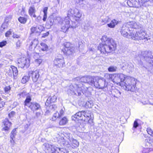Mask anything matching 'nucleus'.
Listing matches in <instances>:
<instances>
[{"label": "nucleus", "instance_id": "b1692460", "mask_svg": "<svg viewBox=\"0 0 153 153\" xmlns=\"http://www.w3.org/2000/svg\"><path fill=\"white\" fill-rule=\"evenodd\" d=\"M44 145L45 146L46 149L49 152H51L52 153L55 152V151H53L52 149V148L54 147H56L55 146L51 144L48 143H45Z\"/></svg>", "mask_w": 153, "mask_h": 153}, {"label": "nucleus", "instance_id": "423d86ee", "mask_svg": "<svg viewBox=\"0 0 153 153\" xmlns=\"http://www.w3.org/2000/svg\"><path fill=\"white\" fill-rule=\"evenodd\" d=\"M97 81L95 85L96 88L103 89L107 87L108 83L106 82V80L104 78L98 76L96 77L95 81Z\"/></svg>", "mask_w": 153, "mask_h": 153}, {"label": "nucleus", "instance_id": "69168bd1", "mask_svg": "<svg viewBox=\"0 0 153 153\" xmlns=\"http://www.w3.org/2000/svg\"><path fill=\"white\" fill-rule=\"evenodd\" d=\"M41 113L40 112H37L36 113V117H38L40 116L41 115Z\"/></svg>", "mask_w": 153, "mask_h": 153}, {"label": "nucleus", "instance_id": "8fccbe9b", "mask_svg": "<svg viewBox=\"0 0 153 153\" xmlns=\"http://www.w3.org/2000/svg\"><path fill=\"white\" fill-rule=\"evenodd\" d=\"M127 3L128 5L130 7H133V3H132L131 2L130 0H128Z\"/></svg>", "mask_w": 153, "mask_h": 153}, {"label": "nucleus", "instance_id": "774afa93", "mask_svg": "<svg viewBox=\"0 0 153 153\" xmlns=\"http://www.w3.org/2000/svg\"><path fill=\"white\" fill-rule=\"evenodd\" d=\"M149 143L151 144L153 146V139L149 140Z\"/></svg>", "mask_w": 153, "mask_h": 153}, {"label": "nucleus", "instance_id": "f8f14e48", "mask_svg": "<svg viewBox=\"0 0 153 153\" xmlns=\"http://www.w3.org/2000/svg\"><path fill=\"white\" fill-rule=\"evenodd\" d=\"M16 63L19 67L24 68L27 63V59L26 57H22L17 61Z\"/></svg>", "mask_w": 153, "mask_h": 153}, {"label": "nucleus", "instance_id": "a211bd4d", "mask_svg": "<svg viewBox=\"0 0 153 153\" xmlns=\"http://www.w3.org/2000/svg\"><path fill=\"white\" fill-rule=\"evenodd\" d=\"M36 12V10L34 6H30L29 7L28 13L29 15L31 17L34 18L36 17L35 13Z\"/></svg>", "mask_w": 153, "mask_h": 153}, {"label": "nucleus", "instance_id": "37998d69", "mask_svg": "<svg viewBox=\"0 0 153 153\" xmlns=\"http://www.w3.org/2000/svg\"><path fill=\"white\" fill-rule=\"evenodd\" d=\"M147 131L149 134L153 136V130L150 128H147Z\"/></svg>", "mask_w": 153, "mask_h": 153}, {"label": "nucleus", "instance_id": "4468645a", "mask_svg": "<svg viewBox=\"0 0 153 153\" xmlns=\"http://www.w3.org/2000/svg\"><path fill=\"white\" fill-rule=\"evenodd\" d=\"M83 111H79L71 117V119L75 121L77 119L80 120H83V115H82Z\"/></svg>", "mask_w": 153, "mask_h": 153}, {"label": "nucleus", "instance_id": "a19ab883", "mask_svg": "<svg viewBox=\"0 0 153 153\" xmlns=\"http://www.w3.org/2000/svg\"><path fill=\"white\" fill-rule=\"evenodd\" d=\"M88 79H89L88 78V76H84L82 77L80 79V81L81 82H83L85 83H87V80Z\"/></svg>", "mask_w": 153, "mask_h": 153}, {"label": "nucleus", "instance_id": "09e8293b", "mask_svg": "<svg viewBox=\"0 0 153 153\" xmlns=\"http://www.w3.org/2000/svg\"><path fill=\"white\" fill-rule=\"evenodd\" d=\"M37 30V27H32L31 29V32H32V33H37V32H36Z\"/></svg>", "mask_w": 153, "mask_h": 153}, {"label": "nucleus", "instance_id": "1a4fd4ad", "mask_svg": "<svg viewBox=\"0 0 153 153\" xmlns=\"http://www.w3.org/2000/svg\"><path fill=\"white\" fill-rule=\"evenodd\" d=\"M28 74L30 77H31L32 81L34 82H36L39 77V71L37 70L30 71H29Z\"/></svg>", "mask_w": 153, "mask_h": 153}, {"label": "nucleus", "instance_id": "c756f323", "mask_svg": "<svg viewBox=\"0 0 153 153\" xmlns=\"http://www.w3.org/2000/svg\"><path fill=\"white\" fill-rule=\"evenodd\" d=\"M16 129H13L12 131L10 136V137L11 139V140H10V142L11 143H13L14 142L13 140V138L14 137V136L16 135Z\"/></svg>", "mask_w": 153, "mask_h": 153}, {"label": "nucleus", "instance_id": "6e6d98bb", "mask_svg": "<svg viewBox=\"0 0 153 153\" xmlns=\"http://www.w3.org/2000/svg\"><path fill=\"white\" fill-rule=\"evenodd\" d=\"M15 112L13 111H11L9 114V116L10 117H11L15 114Z\"/></svg>", "mask_w": 153, "mask_h": 153}, {"label": "nucleus", "instance_id": "7c9ffc66", "mask_svg": "<svg viewBox=\"0 0 153 153\" xmlns=\"http://www.w3.org/2000/svg\"><path fill=\"white\" fill-rule=\"evenodd\" d=\"M114 76V74H108L106 73L105 74L104 76L107 79L111 80L113 81Z\"/></svg>", "mask_w": 153, "mask_h": 153}, {"label": "nucleus", "instance_id": "39448f33", "mask_svg": "<svg viewBox=\"0 0 153 153\" xmlns=\"http://www.w3.org/2000/svg\"><path fill=\"white\" fill-rule=\"evenodd\" d=\"M83 85V84L80 83L79 85L75 84L74 86L71 85L70 86V89L68 90V92L71 94H76L75 90H76L78 95L80 96L81 94V92H83L82 88H84L85 90L87 89V87L82 86Z\"/></svg>", "mask_w": 153, "mask_h": 153}, {"label": "nucleus", "instance_id": "f03ea898", "mask_svg": "<svg viewBox=\"0 0 153 153\" xmlns=\"http://www.w3.org/2000/svg\"><path fill=\"white\" fill-rule=\"evenodd\" d=\"M102 44H100L98 48L102 53H108L114 51L117 44L113 39H101Z\"/></svg>", "mask_w": 153, "mask_h": 153}, {"label": "nucleus", "instance_id": "0eeeda50", "mask_svg": "<svg viewBox=\"0 0 153 153\" xmlns=\"http://www.w3.org/2000/svg\"><path fill=\"white\" fill-rule=\"evenodd\" d=\"M126 77V75L123 74H114L113 82L119 85H121V83H123Z\"/></svg>", "mask_w": 153, "mask_h": 153}, {"label": "nucleus", "instance_id": "20e7f679", "mask_svg": "<svg viewBox=\"0 0 153 153\" xmlns=\"http://www.w3.org/2000/svg\"><path fill=\"white\" fill-rule=\"evenodd\" d=\"M64 48L62 50L64 53L67 56L72 55L77 50L76 47L70 42H65L64 43Z\"/></svg>", "mask_w": 153, "mask_h": 153}, {"label": "nucleus", "instance_id": "49530a36", "mask_svg": "<svg viewBox=\"0 0 153 153\" xmlns=\"http://www.w3.org/2000/svg\"><path fill=\"white\" fill-rule=\"evenodd\" d=\"M139 124L137 122V120H136L134 123L133 127L136 128L138 126Z\"/></svg>", "mask_w": 153, "mask_h": 153}, {"label": "nucleus", "instance_id": "5fc2aeb1", "mask_svg": "<svg viewBox=\"0 0 153 153\" xmlns=\"http://www.w3.org/2000/svg\"><path fill=\"white\" fill-rule=\"evenodd\" d=\"M47 14H44V15H43V18L42 19L43 21L45 22L46 21V19L47 18Z\"/></svg>", "mask_w": 153, "mask_h": 153}, {"label": "nucleus", "instance_id": "e2e57ef3", "mask_svg": "<svg viewBox=\"0 0 153 153\" xmlns=\"http://www.w3.org/2000/svg\"><path fill=\"white\" fill-rule=\"evenodd\" d=\"M20 45L21 43L19 41L17 42L16 43V46L17 48H19L20 46Z\"/></svg>", "mask_w": 153, "mask_h": 153}, {"label": "nucleus", "instance_id": "7ed1b4c3", "mask_svg": "<svg viewBox=\"0 0 153 153\" xmlns=\"http://www.w3.org/2000/svg\"><path fill=\"white\" fill-rule=\"evenodd\" d=\"M123 83V85L126 87V90L133 92L136 90V82L134 78L126 75Z\"/></svg>", "mask_w": 153, "mask_h": 153}, {"label": "nucleus", "instance_id": "ea45409f", "mask_svg": "<svg viewBox=\"0 0 153 153\" xmlns=\"http://www.w3.org/2000/svg\"><path fill=\"white\" fill-rule=\"evenodd\" d=\"M7 27V24L6 23H3L1 25V27L0 29V30L1 32L4 31L5 29Z\"/></svg>", "mask_w": 153, "mask_h": 153}, {"label": "nucleus", "instance_id": "6ab92c4d", "mask_svg": "<svg viewBox=\"0 0 153 153\" xmlns=\"http://www.w3.org/2000/svg\"><path fill=\"white\" fill-rule=\"evenodd\" d=\"M96 77H92L91 76H88V78L89 79H88L87 83L91 86H95L96 82L95 81Z\"/></svg>", "mask_w": 153, "mask_h": 153}, {"label": "nucleus", "instance_id": "f257e3e1", "mask_svg": "<svg viewBox=\"0 0 153 153\" xmlns=\"http://www.w3.org/2000/svg\"><path fill=\"white\" fill-rule=\"evenodd\" d=\"M69 16H74L76 21H79L82 16V14L79 13V10L77 9H70L68 11V16L64 19H62L60 17H58L57 19L59 23L61 25V29L64 32H66L70 27H74L73 25H70V19Z\"/></svg>", "mask_w": 153, "mask_h": 153}, {"label": "nucleus", "instance_id": "338daca9", "mask_svg": "<svg viewBox=\"0 0 153 153\" xmlns=\"http://www.w3.org/2000/svg\"><path fill=\"white\" fill-rule=\"evenodd\" d=\"M144 152H148L149 151V149L148 148H145L143 150Z\"/></svg>", "mask_w": 153, "mask_h": 153}, {"label": "nucleus", "instance_id": "4c0bfd02", "mask_svg": "<svg viewBox=\"0 0 153 153\" xmlns=\"http://www.w3.org/2000/svg\"><path fill=\"white\" fill-rule=\"evenodd\" d=\"M109 19L108 17H106L104 19H102L101 21V24L102 25H104L109 21Z\"/></svg>", "mask_w": 153, "mask_h": 153}, {"label": "nucleus", "instance_id": "c9c22d12", "mask_svg": "<svg viewBox=\"0 0 153 153\" xmlns=\"http://www.w3.org/2000/svg\"><path fill=\"white\" fill-rule=\"evenodd\" d=\"M29 80V77L27 76H24L21 80V82L23 84L26 83Z\"/></svg>", "mask_w": 153, "mask_h": 153}, {"label": "nucleus", "instance_id": "6e6552de", "mask_svg": "<svg viewBox=\"0 0 153 153\" xmlns=\"http://www.w3.org/2000/svg\"><path fill=\"white\" fill-rule=\"evenodd\" d=\"M142 54L144 60L153 66V56H150V53L145 51L142 52Z\"/></svg>", "mask_w": 153, "mask_h": 153}, {"label": "nucleus", "instance_id": "cd10ccee", "mask_svg": "<svg viewBox=\"0 0 153 153\" xmlns=\"http://www.w3.org/2000/svg\"><path fill=\"white\" fill-rule=\"evenodd\" d=\"M31 100V97L29 96H27L24 102V105L25 106H27L28 107L30 105L31 102H30Z\"/></svg>", "mask_w": 153, "mask_h": 153}, {"label": "nucleus", "instance_id": "680f3d73", "mask_svg": "<svg viewBox=\"0 0 153 153\" xmlns=\"http://www.w3.org/2000/svg\"><path fill=\"white\" fill-rule=\"evenodd\" d=\"M49 33L48 32H47L44 34L42 37L43 38H45L47 36H48L49 35Z\"/></svg>", "mask_w": 153, "mask_h": 153}, {"label": "nucleus", "instance_id": "393cba45", "mask_svg": "<svg viewBox=\"0 0 153 153\" xmlns=\"http://www.w3.org/2000/svg\"><path fill=\"white\" fill-rule=\"evenodd\" d=\"M68 119L67 117H65L62 118L59 121V124L60 126H64L66 125L68 123Z\"/></svg>", "mask_w": 153, "mask_h": 153}, {"label": "nucleus", "instance_id": "58836bf2", "mask_svg": "<svg viewBox=\"0 0 153 153\" xmlns=\"http://www.w3.org/2000/svg\"><path fill=\"white\" fill-rule=\"evenodd\" d=\"M37 30L36 32H37L39 33L42 31L44 29L43 26L42 25H39L37 27Z\"/></svg>", "mask_w": 153, "mask_h": 153}, {"label": "nucleus", "instance_id": "5701e85b", "mask_svg": "<svg viewBox=\"0 0 153 153\" xmlns=\"http://www.w3.org/2000/svg\"><path fill=\"white\" fill-rule=\"evenodd\" d=\"M118 23V21L115 19L111 21V22L107 24L108 26L111 28H114L115 26Z\"/></svg>", "mask_w": 153, "mask_h": 153}, {"label": "nucleus", "instance_id": "3c124183", "mask_svg": "<svg viewBox=\"0 0 153 153\" xmlns=\"http://www.w3.org/2000/svg\"><path fill=\"white\" fill-rule=\"evenodd\" d=\"M140 102L143 105H146L148 103V101L147 100H142Z\"/></svg>", "mask_w": 153, "mask_h": 153}, {"label": "nucleus", "instance_id": "aec40b11", "mask_svg": "<svg viewBox=\"0 0 153 153\" xmlns=\"http://www.w3.org/2000/svg\"><path fill=\"white\" fill-rule=\"evenodd\" d=\"M29 41L30 42V50H31L32 47L35 48L37 45L38 43V40L34 39L33 40H30Z\"/></svg>", "mask_w": 153, "mask_h": 153}, {"label": "nucleus", "instance_id": "9d476101", "mask_svg": "<svg viewBox=\"0 0 153 153\" xmlns=\"http://www.w3.org/2000/svg\"><path fill=\"white\" fill-rule=\"evenodd\" d=\"M65 63L64 60L62 57L60 58H56L54 61V65L57 67L62 68Z\"/></svg>", "mask_w": 153, "mask_h": 153}, {"label": "nucleus", "instance_id": "4be33fe9", "mask_svg": "<svg viewBox=\"0 0 153 153\" xmlns=\"http://www.w3.org/2000/svg\"><path fill=\"white\" fill-rule=\"evenodd\" d=\"M52 150L53 151L57 152L58 153H68V152L65 149L60 148L58 147H54L52 148Z\"/></svg>", "mask_w": 153, "mask_h": 153}, {"label": "nucleus", "instance_id": "13d9d810", "mask_svg": "<svg viewBox=\"0 0 153 153\" xmlns=\"http://www.w3.org/2000/svg\"><path fill=\"white\" fill-rule=\"evenodd\" d=\"M64 114V111L63 110V109H61L60 112H59V114L60 115V116H61V117Z\"/></svg>", "mask_w": 153, "mask_h": 153}, {"label": "nucleus", "instance_id": "a18cd8bd", "mask_svg": "<svg viewBox=\"0 0 153 153\" xmlns=\"http://www.w3.org/2000/svg\"><path fill=\"white\" fill-rule=\"evenodd\" d=\"M86 104L88 106V107L91 108L93 105V103L92 101H88L86 103Z\"/></svg>", "mask_w": 153, "mask_h": 153}, {"label": "nucleus", "instance_id": "473e14b6", "mask_svg": "<svg viewBox=\"0 0 153 153\" xmlns=\"http://www.w3.org/2000/svg\"><path fill=\"white\" fill-rule=\"evenodd\" d=\"M19 21L21 23L25 24L27 21V19L24 17H20L18 19Z\"/></svg>", "mask_w": 153, "mask_h": 153}, {"label": "nucleus", "instance_id": "603ef678", "mask_svg": "<svg viewBox=\"0 0 153 153\" xmlns=\"http://www.w3.org/2000/svg\"><path fill=\"white\" fill-rule=\"evenodd\" d=\"M11 32L9 30L7 31L5 33V36L6 37H9V36L10 35H11Z\"/></svg>", "mask_w": 153, "mask_h": 153}, {"label": "nucleus", "instance_id": "dca6fc26", "mask_svg": "<svg viewBox=\"0 0 153 153\" xmlns=\"http://www.w3.org/2000/svg\"><path fill=\"white\" fill-rule=\"evenodd\" d=\"M3 123L4 127H3L2 130L5 131H8L11 125V123L9 122L8 120L7 119L4 120Z\"/></svg>", "mask_w": 153, "mask_h": 153}, {"label": "nucleus", "instance_id": "bf43d9fd", "mask_svg": "<svg viewBox=\"0 0 153 153\" xmlns=\"http://www.w3.org/2000/svg\"><path fill=\"white\" fill-rule=\"evenodd\" d=\"M13 37L14 38H18L19 37V36L15 33H13Z\"/></svg>", "mask_w": 153, "mask_h": 153}, {"label": "nucleus", "instance_id": "c85d7f7f", "mask_svg": "<svg viewBox=\"0 0 153 153\" xmlns=\"http://www.w3.org/2000/svg\"><path fill=\"white\" fill-rule=\"evenodd\" d=\"M40 47L41 50L43 51H47L48 50V47L45 44L41 43L40 44Z\"/></svg>", "mask_w": 153, "mask_h": 153}, {"label": "nucleus", "instance_id": "412c9836", "mask_svg": "<svg viewBox=\"0 0 153 153\" xmlns=\"http://www.w3.org/2000/svg\"><path fill=\"white\" fill-rule=\"evenodd\" d=\"M128 27L126 26H123L121 29V32L124 37H126L128 34Z\"/></svg>", "mask_w": 153, "mask_h": 153}, {"label": "nucleus", "instance_id": "0e129e2a", "mask_svg": "<svg viewBox=\"0 0 153 153\" xmlns=\"http://www.w3.org/2000/svg\"><path fill=\"white\" fill-rule=\"evenodd\" d=\"M24 95H25V93H22L20 94H18V96H19L20 97H21V96L22 97H23Z\"/></svg>", "mask_w": 153, "mask_h": 153}, {"label": "nucleus", "instance_id": "79ce46f5", "mask_svg": "<svg viewBox=\"0 0 153 153\" xmlns=\"http://www.w3.org/2000/svg\"><path fill=\"white\" fill-rule=\"evenodd\" d=\"M49 97L52 103L55 102L57 99L55 95H54L52 97L50 96Z\"/></svg>", "mask_w": 153, "mask_h": 153}, {"label": "nucleus", "instance_id": "ddd939ff", "mask_svg": "<svg viewBox=\"0 0 153 153\" xmlns=\"http://www.w3.org/2000/svg\"><path fill=\"white\" fill-rule=\"evenodd\" d=\"M7 72L10 76H13L14 77L16 76L18 74L17 68L13 66H11L8 68V71Z\"/></svg>", "mask_w": 153, "mask_h": 153}, {"label": "nucleus", "instance_id": "4d7b16f0", "mask_svg": "<svg viewBox=\"0 0 153 153\" xmlns=\"http://www.w3.org/2000/svg\"><path fill=\"white\" fill-rule=\"evenodd\" d=\"M5 105V102L2 101L0 102V108L3 107Z\"/></svg>", "mask_w": 153, "mask_h": 153}, {"label": "nucleus", "instance_id": "864d4df0", "mask_svg": "<svg viewBox=\"0 0 153 153\" xmlns=\"http://www.w3.org/2000/svg\"><path fill=\"white\" fill-rule=\"evenodd\" d=\"M48 10V7H45L43 9V12L44 14H47V11Z\"/></svg>", "mask_w": 153, "mask_h": 153}, {"label": "nucleus", "instance_id": "de8ad7c7", "mask_svg": "<svg viewBox=\"0 0 153 153\" xmlns=\"http://www.w3.org/2000/svg\"><path fill=\"white\" fill-rule=\"evenodd\" d=\"M51 103L50 99L48 97L46 101V102L45 103V105L47 106H48L49 104Z\"/></svg>", "mask_w": 153, "mask_h": 153}, {"label": "nucleus", "instance_id": "a878e982", "mask_svg": "<svg viewBox=\"0 0 153 153\" xmlns=\"http://www.w3.org/2000/svg\"><path fill=\"white\" fill-rule=\"evenodd\" d=\"M36 56H38L39 55L38 53H36V55L34 56V57L35 59L34 61V63L36 66H39L42 62V59L41 58L36 59Z\"/></svg>", "mask_w": 153, "mask_h": 153}, {"label": "nucleus", "instance_id": "f3484780", "mask_svg": "<svg viewBox=\"0 0 153 153\" xmlns=\"http://www.w3.org/2000/svg\"><path fill=\"white\" fill-rule=\"evenodd\" d=\"M54 22L53 17L52 16H51L48 18L46 23V26L48 28H50Z\"/></svg>", "mask_w": 153, "mask_h": 153}, {"label": "nucleus", "instance_id": "c03bdc74", "mask_svg": "<svg viewBox=\"0 0 153 153\" xmlns=\"http://www.w3.org/2000/svg\"><path fill=\"white\" fill-rule=\"evenodd\" d=\"M7 42L6 41H3L0 42V47L2 48L6 45Z\"/></svg>", "mask_w": 153, "mask_h": 153}, {"label": "nucleus", "instance_id": "2f4dec72", "mask_svg": "<svg viewBox=\"0 0 153 153\" xmlns=\"http://www.w3.org/2000/svg\"><path fill=\"white\" fill-rule=\"evenodd\" d=\"M141 4L139 1H134L133 2V7L138 8L141 7Z\"/></svg>", "mask_w": 153, "mask_h": 153}, {"label": "nucleus", "instance_id": "052dcab7", "mask_svg": "<svg viewBox=\"0 0 153 153\" xmlns=\"http://www.w3.org/2000/svg\"><path fill=\"white\" fill-rule=\"evenodd\" d=\"M10 89V87L9 86L6 87L4 88V90L6 92H8Z\"/></svg>", "mask_w": 153, "mask_h": 153}, {"label": "nucleus", "instance_id": "9b49d317", "mask_svg": "<svg viewBox=\"0 0 153 153\" xmlns=\"http://www.w3.org/2000/svg\"><path fill=\"white\" fill-rule=\"evenodd\" d=\"M82 115H83V119L86 120L88 121V123L91 125L93 123V120L91 119V112L89 111H83Z\"/></svg>", "mask_w": 153, "mask_h": 153}, {"label": "nucleus", "instance_id": "f704fd0d", "mask_svg": "<svg viewBox=\"0 0 153 153\" xmlns=\"http://www.w3.org/2000/svg\"><path fill=\"white\" fill-rule=\"evenodd\" d=\"M117 67L116 66H111L108 68L109 72H113L116 71Z\"/></svg>", "mask_w": 153, "mask_h": 153}, {"label": "nucleus", "instance_id": "bb28decb", "mask_svg": "<svg viewBox=\"0 0 153 153\" xmlns=\"http://www.w3.org/2000/svg\"><path fill=\"white\" fill-rule=\"evenodd\" d=\"M130 25V27L134 29H137L139 28V26L137 23L133 22H130L127 24V26L128 25Z\"/></svg>", "mask_w": 153, "mask_h": 153}, {"label": "nucleus", "instance_id": "2eb2a0df", "mask_svg": "<svg viewBox=\"0 0 153 153\" xmlns=\"http://www.w3.org/2000/svg\"><path fill=\"white\" fill-rule=\"evenodd\" d=\"M29 107L33 111L39 110L41 108L39 104L36 102H31Z\"/></svg>", "mask_w": 153, "mask_h": 153}, {"label": "nucleus", "instance_id": "72a5a7b5", "mask_svg": "<svg viewBox=\"0 0 153 153\" xmlns=\"http://www.w3.org/2000/svg\"><path fill=\"white\" fill-rule=\"evenodd\" d=\"M72 143L73 146L74 147H77L79 145V143L76 140H72Z\"/></svg>", "mask_w": 153, "mask_h": 153}, {"label": "nucleus", "instance_id": "e433bc0d", "mask_svg": "<svg viewBox=\"0 0 153 153\" xmlns=\"http://www.w3.org/2000/svg\"><path fill=\"white\" fill-rule=\"evenodd\" d=\"M61 116H60L59 113L57 111L56 113L54 114L52 119L53 120H55L56 119L59 118Z\"/></svg>", "mask_w": 153, "mask_h": 153}]
</instances>
